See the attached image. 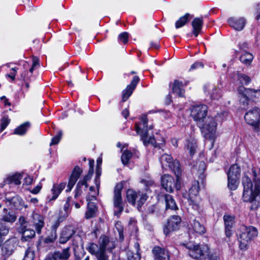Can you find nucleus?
Returning a JSON list of instances; mask_svg holds the SVG:
<instances>
[{
  "label": "nucleus",
  "instance_id": "obj_1",
  "mask_svg": "<svg viewBox=\"0 0 260 260\" xmlns=\"http://www.w3.org/2000/svg\"><path fill=\"white\" fill-rule=\"evenodd\" d=\"M253 173L255 182L254 187L251 179L247 176H244L242 179L243 200L258 206L260 205V179L256 178L255 171H253Z\"/></svg>",
  "mask_w": 260,
  "mask_h": 260
},
{
  "label": "nucleus",
  "instance_id": "obj_2",
  "mask_svg": "<svg viewBox=\"0 0 260 260\" xmlns=\"http://www.w3.org/2000/svg\"><path fill=\"white\" fill-rule=\"evenodd\" d=\"M189 255L199 260H220L219 252L209 251L208 245H186Z\"/></svg>",
  "mask_w": 260,
  "mask_h": 260
},
{
  "label": "nucleus",
  "instance_id": "obj_3",
  "mask_svg": "<svg viewBox=\"0 0 260 260\" xmlns=\"http://www.w3.org/2000/svg\"><path fill=\"white\" fill-rule=\"evenodd\" d=\"M217 122L213 117H208L205 123L200 124L202 133L205 138L212 141L213 143L216 137Z\"/></svg>",
  "mask_w": 260,
  "mask_h": 260
},
{
  "label": "nucleus",
  "instance_id": "obj_4",
  "mask_svg": "<svg viewBox=\"0 0 260 260\" xmlns=\"http://www.w3.org/2000/svg\"><path fill=\"white\" fill-rule=\"evenodd\" d=\"M147 117L146 115L142 116L141 122L139 124L136 125V131L138 134L141 137L144 145L151 143L154 144L155 143L153 136H149L148 125H147Z\"/></svg>",
  "mask_w": 260,
  "mask_h": 260
},
{
  "label": "nucleus",
  "instance_id": "obj_5",
  "mask_svg": "<svg viewBox=\"0 0 260 260\" xmlns=\"http://www.w3.org/2000/svg\"><path fill=\"white\" fill-rule=\"evenodd\" d=\"M257 233V229L255 228L242 225L240 226L237 235L238 239L241 244H245L256 237Z\"/></svg>",
  "mask_w": 260,
  "mask_h": 260
},
{
  "label": "nucleus",
  "instance_id": "obj_6",
  "mask_svg": "<svg viewBox=\"0 0 260 260\" xmlns=\"http://www.w3.org/2000/svg\"><path fill=\"white\" fill-rule=\"evenodd\" d=\"M19 231L22 234V242H29L35 236V231L29 228L28 222L23 216L19 218Z\"/></svg>",
  "mask_w": 260,
  "mask_h": 260
},
{
  "label": "nucleus",
  "instance_id": "obj_7",
  "mask_svg": "<svg viewBox=\"0 0 260 260\" xmlns=\"http://www.w3.org/2000/svg\"><path fill=\"white\" fill-rule=\"evenodd\" d=\"M159 160L162 167H168L177 176L181 174L179 162L177 160H173L171 155L164 154L160 156Z\"/></svg>",
  "mask_w": 260,
  "mask_h": 260
},
{
  "label": "nucleus",
  "instance_id": "obj_8",
  "mask_svg": "<svg viewBox=\"0 0 260 260\" xmlns=\"http://www.w3.org/2000/svg\"><path fill=\"white\" fill-rule=\"evenodd\" d=\"M122 188V184L118 183L115 186L114 190L113 203L115 208L114 211V214L117 217L120 215L123 210L121 197V190Z\"/></svg>",
  "mask_w": 260,
  "mask_h": 260
},
{
  "label": "nucleus",
  "instance_id": "obj_9",
  "mask_svg": "<svg viewBox=\"0 0 260 260\" xmlns=\"http://www.w3.org/2000/svg\"><path fill=\"white\" fill-rule=\"evenodd\" d=\"M176 176L175 179L169 175H164L161 177V185L165 190L169 192H172L174 188L179 190L180 188V182L179 176Z\"/></svg>",
  "mask_w": 260,
  "mask_h": 260
},
{
  "label": "nucleus",
  "instance_id": "obj_10",
  "mask_svg": "<svg viewBox=\"0 0 260 260\" xmlns=\"http://www.w3.org/2000/svg\"><path fill=\"white\" fill-rule=\"evenodd\" d=\"M208 107L205 105H196L191 110V116L198 124H201L207 115Z\"/></svg>",
  "mask_w": 260,
  "mask_h": 260
},
{
  "label": "nucleus",
  "instance_id": "obj_11",
  "mask_svg": "<svg viewBox=\"0 0 260 260\" xmlns=\"http://www.w3.org/2000/svg\"><path fill=\"white\" fill-rule=\"evenodd\" d=\"M147 196L146 193L141 191H136L132 189H128L126 192V198L127 201L135 205L136 200H137L138 206L141 207L142 204L147 200Z\"/></svg>",
  "mask_w": 260,
  "mask_h": 260
},
{
  "label": "nucleus",
  "instance_id": "obj_12",
  "mask_svg": "<svg viewBox=\"0 0 260 260\" xmlns=\"http://www.w3.org/2000/svg\"><path fill=\"white\" fill-rule=\"evenodd\" d=\"M181 221V218L177 215L170 217L164 228V233L167 236L170 233L179 229Z\"/></svg>",
  "mask_w": 260,
  "mask_h": 260
},
{
  "label": "nucleus",
  "instance_id": "obj_13",
  "mask_svg": "<svg viewBox=\"0 0 260 260\" xmlns=\"http://www.w3.org/2000/svg\"><path fill=\"white\" fill-rule=\"evenodd\" d=\"M244 118L248 124L257 126L260 122V109L257 107L253 108L245 114Z\"/></svg>",
  "mask_w": 260,
  "mask_h": 260
},
{
  "label": "nucleus",
  "instance_id": "obj_14",
  "mask_svg": "<svg viewBox=\"0 0 260 260\" xmlns=\"http://www.w3.org/2000/svg\"><path fill=\"white\" fill-rule=\"evenodd\" d=\"M97 193L94 192L91 195H88L86 197V200L88 202L87 204V210L85 213V218L87 219L93 218L96 216L98 212V207L96 205L92 202H89V201L95 199V197Z\"/></svg>",
  "mask_w": 260,
  "mask_h": 260
},
{
  "label": "nucleus",
  "instance_id": "obj_15",
  "mask_svg": "<svg viewBox=\"0 0 260 260\" xmlns=\"http://www.w3.org/2000/svg\"><path fill=\"white\" fill-rule=\"evenodd\" d=\"M248 98L260 101V89L255 90L251 88H245L242 98L240 100L243 103L244 105H248Z\"/></svg>",
  "mask_w": 260,
  "mask_h": 260
},
{
  "label": "nucleus",
  "instance_id": "obj_16",
  "mask_svg": "<svg viewBox=\"0 0 260 260\" xmlns=\"http://www.w3.org/2000/svg\"><path fill=\"white\" fill-rule=\"evenodd\" d=\"M106 245H90L89 250L90 253L96 254L98 260H108V257L105 254Z\"/></svg>",
  "mask_w": 260,
  "mask_h": 260
},
{
  "label": "nucleus",
  "instance_id": "obj_17",
  "mask_svg": "<svg viewBox=\"0 0 260 260\" xmlns=\"http://www.w3.org/2000/svg\"><path fill=\"white\" fill-rule=\"evenodd\" d=\"M139 81L140 78L138 76H135L133 77L131 83L122 91V102H125L129 98Z\"/></svg>",
  "mask_w": 260,
  "mask_h": 260
},
{
  "label": "nucleus",
  "instance_id": "obj_18",
  "mask_svg": "<svg viewBox=\"0 0 260 260\" xmlns=\"http://www.w3.org/2000/svg\"><path fill=\"white\" fill-rule=\"evenodd\" d=\"M204 91L212 100H218L221 96L220 89L217 88L214 85L208 84L205 85Z\"/></svg>",
  "mask_w": 260,
  "mask_h": 260
},
{
  "label": "nucleus",
  "instance_id": "obj_19",
  "mask_svg": "<svg viewBox=\"0 0 260 260\" xmlns=\"http://www.w3.org/2000/svg\"><path fill=\"white\" fill-rule=\"evenodd\" d=\"M223 220L226 236L230 238L233 234L232 229L235 224V217L228 214L224 215Z\"/></svg>",
  "mask_w": 260,
  "mask_h": 260
},
{
  "label": "nucleus",
  "instance_id": "obj_20",
  "mask_svg": "<svg viewBox=\"0 0 260 260\" xmlns=\"http://www.w3.org/2000/svg\"><path fill=\"white\" fill-rule=\"evenodd\" d=\"M82 173V170L78 166L75 167L70 177L67 191L71 190Z\"/></svg>",
  "mask_w": 260,
  "mask_h": 260
},
{
  "label": "nucleus",
  "instance_id": "obj_21",
  "mask_svg": "<svg viewBox=\"0 0 260 260\" xmlns=\"http://www.w3.org/2000/svg\"><path fill=\"white\" fill-rule=\"evenodd\" d=\"M186 84L178 80H175L172 86V92L179 97L184 96L185 90L184 87Z\"/></svg>",
  "mask_w": 260,
  "mask_h": 260
},
{
  "label": "nucleus",
  "instance_id": "obj_22",
  "mask_svg": "<svg viewBox=\"0 0 260 260\" xmlns=\"http://www.w3.org/2000/svg\"><path fill=\"white\" fill-rule=\"evenodd\" d=\"M32 223L38 234H40L41 229L44 226V218L41 215L34 212L32 215Z\"/></svg>",
  "mask_w": 260,
  "mask_h": 260
},
{
  "label": "nucleus",
  "instance_id": "obj_23",
  "mask_svg": "<svg viewBox=\"0 0 260 260\" xmlns=\"http://www.w3.org/2000/svg\"><path fill=\"white\" fill-rule=\"evenodd\" d=\"M75 231L72 226L66 227L62 230L60 237V243L61 244H65L73 237L75 234Z\"/></svg>",
  "mask_w": 260,
  "mask_h": 260
},
{
  "label": "nucleus",
  "instance_id": "obj_24",
  "mask_svg": "<svg viewBox=\"0 0 260 260\" xmlns=\"http://www.w3.org/2000/svg\"><path fill=\"white\" fill-rule=\"evenodd\" d=\"M152 253L155 257L158 260H169L168 252L164 248L159 246H155L152 249Z\"/></svg>",
  "mask_w": 260,
  "mask_h": 260
},
{
  "label": "nucleus",
  "instance_id": "obj_25",
  "mask_svg": "<svg viewBox=\"0 0 260 260\" xmlns=\"http://www.w3.org/2000/svg\"><path fill=\"white\" fill-rule=\"evenodd\" d=\"M134 248L128 247L127 250L128 260H140V254L139 252L140 249L139 245H133Z\"/></svg>",
  "mask_w": 260,
  "mask_h": 260
},
{
  "label": "nucleus",
  "instance_id": "obj_26",
  "mask_svg": "<svg viewBox=\"0 0 260 260\" xmlns=\"http://www.w3.org/2000/svg\"><path fill=\"white\" fill-rule=\"evenodd\" d=\"M230 25L237 30H241L245 25V20L243 18L235 19L231 18L228 20Z\"/></svg>",
  "mask_w": 260,
  "mask_h": 260
},
{
  "label": "nucleus",
  "instance_id": "obj_27",
  "mask_svg": "<svg viewBox=\"0 0 260 260\" xmlns=\"http://www.w3.org/2000/svg\"><path fill=\"white\" fill-rule=\"evenodd\" d=\"M9 203V205L13 209L20 210L23 206V202L22 199L19 196H15L11 199H7Z\"/></svg>",
  "mask_w": 260,
  "mask_h": 260
},
{
  "label": "nucleus",
  "instance_id": "obj_28",
  "mask_svg": "<svg viewBox=\"0 0 260 260\" xmlns=\"http://www.w3.org/2000/svg\"><path fill=\"white\" fill-rule=\"evenodd\" d=\"M197 148V141L192 138L186 140L185 148L189 151L190 156L193 155L196 152Z\"/></svg>",
  "mask_w": 260,
  "mask_h": 260
},
{
  "label": "nucleus",
  "instance_id": "obj_29",
  "mask_svg": "<svg viewBox=\"0 0 260 260\" xmlns=\"http://www.w3.org/2000/svg\"><path fill=\"white\" fill-rule=\"evenodd\" d=\"M203 20L202 18H195L192 21L191 25L193 27L192 32L195 37H197L202 28Z\"/></svg>",
  "mask_w": 260,
  "mask_h": 260
},
{
  "label": "nucleus",
  "instance_id": "obj_30",
  "mask_svg": "<svg viewBox=\"0 0 260 260\" xmlns=\"http://www.w3.org/2000/svg\"><path fill=\"white\" fill-rule=\"evenodd\" d=\"M206 168V165L203 161H199L193 165L192 172L195 174L202 178Z\"/></svg>",
  "mask_w": 260,
  "mask_h": 260
},
{
  "label": "nucleus",
  "instance_id": "obj_31",
  "mask_svg": "<svg viewBox=\"0 0 260 260\" xmlns=\"http://www.w3.org/2000/svg\"><path fill=\"white\" fill-rule=\"evenodd\" d=\"M66 186V183H61L59 184H54L51 189L52 193L53 196L51 199H49L51 200H55L59 194L60 193L61 191Z\"/></svg>",
  "mask_w": 260,
  "mask_h": 260
},
{
  "label": "nucleus",
  "instance_id": "obj_32",
  "mask_svg": "<svg viewBox=\"0 0 260 260\" xmlns=\"http://www.w3.org/2000/svg\"><path fill=\"white\" fill-rule=\"evenodd\" d=\"M54 260H65L67 259L70 256L69 252V248H65L61 252L56 251L52 255Z\"/></svg>",
  "mask_w": 260,
  "mask_h": 260
},
{
  "label": "nucleus",
  "instance_id": "obj_33",
  "mask_svg": "<svg viewBox=\"0 0 260 260\" xmlns=\"http://www.w3.org/2000/svg\"><path fill=\"white\" fill-rule=\"evenodd\" d=\"M200 190L199 183L197 181H194L191 187L189 190L188 196L189 200L192 201V199H194L199 194Z\"/></svg>",
  "mask_w": 260,
  "mask_h": 260
},
{
  "label": "nucleus",
  "instance_id": "obj_34",
  "mask_svg": "<svg viewBox=\"0 0 260 260\" xmlns=\"http://www.w3.org/2000/svg\"><path fill=\"white\" fill-rule=\"evenodd\" d=\"M30 124L29 122H25L17 127L14 131V134L18 135H24L29 128Z\"/></svg>",
  "mask_w": 260,
  "mask_h": 260
},
{
  "label": "nucleus",
  "instance_id": "obj_35",
  "mask_svg": "<svg viewBox=\"0 0 260 260\" xmlns=\"http://www.w3.org/2000/svg\"><path fill=\"white\" fill-rule=\"evenodd\" d=\"M165 200L167 209L175 210L177 208L176 203L171 195L166 194L165 196Z\"/></svg>",
  "mask_w": 260,
  "mask_h": 260
},
{
  "label": "nucleus",
  "instance_id": "obj_36",
  "mask_svg": "<svg viewBox=\"0 0 260 260\" xmlns=\"http://www.w3.org/2000/svg\"><path fill=\"white\" fill-rule=\"evenodd\" d=\"M239 178L237 177L235 178L231 176H228V186L230 189L235 190L237 188L239 184Z\"/></svg>",
  "mask_w": 260,
  "mask_h": 260
},
{
  "label": "nucleus",
  "instance_id": "obj_37",
  "mask_svg": "<svg viewBox=\"0 0 260 260\" xmlns=\"http://www.w3.org/2000/svg\"><path fill=\"white\" fill-rule=\"evenodd\" d=\"M241 169L237 165H232L229 169L228 176H231L233 177L239 178L240 176Z\"/></svg>",
  "mask_w": 260,
  "mask_h": 260
},
{
  "label": "nucleus",
  "instance_id": "obj_38",
  "mask_svg": "<svg viewBox=\"0 0 260 260\" xmlns=\"http://www.w3.org/2000/svg\"><path fill=\"white\" fill-rule=\"evenodd\" d=\"M0 249L3 255L9 256L13 252L14 247L13 245H0Z\"/></svg>",
  "mask_w": 260,
  "mask_h": 260
},
{
  "label": "nucleus",
  "instance_id": "obj_39",
  "mask_svg": "<svg viewBox=\"0 0 260 260\" xmlns=\"http://www.w3.org/2000/svg\"><path fill=\"white\" fill-rule=\"evenodd\" d=\"M190 15L186 13L184 16L181 17L175 23V27L177 29L185 25L189 20Z\"/></svg>",
  "mask_w": 260,
  "mask_h": 260
},
{
  "label": "nucleus",
  "instance_id": "obj_40",
  "mask_svg": "<svg viewBox=\"0 0 260 260\" xmlns=\"http://www.w3.org/2000/svg\"><path fill=\"white\" fill-rule=\"evenodd\" d=\"M193 230L199 234H203L205 232V229L204 226L202 225L198 221L196 220H193L192 224Z\"/></svg>",
  "mask_w": 260,
  "mask_h": 260
},
{
  "label": "nucleus",
  "instance_id": "obj_41",
  "mask_svg": "<svg viewBox=\"0 0 260 260\" xmlns=\"http://www.w3.org/2000/svg\"><path fill=\"white\" fill-rule=\"evenodd\" d=\"M253 56L248 52H245L240 56V61L246 64H249L253 60Z\"/></svg>",
  "mask_w": 260,
  "mask_h": 260
},
{
  "label": "nucleus",
  "instance_id": "obj_42",
  "mask_svg": "<svg viewBox=\"0 0 260 260\" xmlns=\"http://www.w3.org/2000/svg\"><path fill=\"white\" fill-rule=\"evenodd\" d=\"M228 116V113L226 111H222L220 113H218L214 117H213V118H215V121L217 122V124L218 123H220L222 122L223 121L227 119Z\"/></svg>",
  "mask_w": 260,
  "mask_h": 260
},
{
  "label": "nucleus",
  "instance_id": "obj_43",
  "mask_svg": "<svg viewBox=\"0 0 260 260\" xmlns=\"http://www.w3.org/2000/svg\"><path fill=\"white\" fill-rule=\"evenodd\" d=\"M132 156V153L131 151H128V150H124L121 157L122 164L124 165L127 164Z\"/></svg>",
  "mask_w": 260,
  "mask_h": 260
},
{
  "label": "nucleus",
  "instance_id": "obj_44",
  "mask_svg": "<svg viewBox=\"0 0 260 260\" xmlns=\"http://www.w3.org/2000/svg\"><path fill=\"white\" fill-rule=\"evenodd\" d=\"M35 257V251L32 247H29L25 251L23 260H34Z\"/></svg>",
  "mask_w": 260,
  "mask_h": 260
},
{
  "label": "nucleus",
  "instance_id": "obj_45",
  "mask_svg": "<svg viewBox=\"0 0 260 260\" xmlns=\"http://www.w3.org/2000/svg\"><path fill=\"white\" fill-rule=\"evenodd\" d=\"M9 229V227L5 223H0V242L3 241V236H4L8 234Z\"/></svg>",
  "mask_w": 260,
  "mask_h": 260
},
{
  "label": "nucleus",
  "instance_id": "obj_46",
  "mask_svg": "<svg viewBox=\"0 0 260 260\" xmlns=\"http://www.w3.org/2000/svg\"><path fill=\"white\" fill-rule=\"evenodd\" d=\"M238 78L242 84H247L251 81L249 77L241 73L238 74Z\"/></svg>",
  "mask_w": 260,
  "mask_h": 260
},
{
  "label": "nucleus",
  "instance_id": "obj_47",
  "mask_svg": "<svg viewBox=\"0 0 260 260\" xmlns=\"http://www.w3.org/2000/svg\"><path fill=\"white\" fill-rule=\"evenodd\" d=\"M129 229L132 231V233H137L138 231V227L137 226V221L134 218H131L129 219L128 223Z\"/></svg>",
  "mask_w": 260,
  "mask_h": 260
},
{
  "label": "nucleus",
  "instance_id": "obj_48",
  "mask_svg": "<svg viewBox=\"0 0 260 260\" xmlns=\"http://www.w3.org/2000/svg\"><path fill=\"white\" fill-rule=\"evenodd\" d=\"M16 216L10 213L3 215L2 218V220L8 222H13L16 220Z\"/></svg>",
  "mask_w": 260,
  "mask_h": 260
},
{
  "label": "nucleus",
  "instance_id": "obj_49",
  "mask_svg": "<svg viewBox=\"0 0 260 260\" xmlns=\"http://www.w3.org/2000/svg\"><path fill=\"white\" fill-rule=\"evenodd\" d=\"M21 179L22 176L20 174H15L10 177V181L11 183L19 185L21 183Z\"/></svg>",
  "mask_w": 260,
  "mask_h": 260
},
{
  "label": "nucleus",
  "instance_id": "obj_50",
  "mask_svg": "<svg viewBox=\"0 0 260 260\" xmlns=\"http://www.w3.org/2000/svg\"><path fill=\"white\" fill-rule=\"evenodd\" d=\"M115 228L116 230H117L118 234H119V241L120 242H122L123 239H124V236L123 234V227L121 225L120 223L117 222L115 225Z\"/></svg>",
  "mask_w": 260,
  "mask_h": 260
},
{
  "label": "nucleus",
  "instance_id": "obj_51",
  "mask_svg": "<svg viewBox=\"0 0 260 260\" xmlns=\"http://www.w3.org/2000/svg\"><path fill=\"white\" fill-rule=\"evenodd\" d=\"M62 132L61 131L58 132L57 135H56L55 136H54V137H53L52 138L51 142L50 144V145L51 146V145L57 144L59 143V142L60 141V140L62 137Z\"/></svg>",
  "mask_w": 260,
  "mask_h": 260
},
{
  "label": "nucleus",
  "instance_id": "obj_52",
  "mask_svg": "<svg viewBox=\"0 0 260 260\" xmlns=\"http://www.w3.org/2000/svg\"><path fill=\"white\" fill-rule=\"evenodd\" d=\"M67 216V215L64 217H59L58 219L57 220H56L53 224L52 225V227H51V231L52 232H55V233H56V230L57 229V228H58L59 224H60V223L61 222H62L64 219V218H66V217Z\"/></svg>",
  "mask_w": 260,
  "mask_h": 260
},
{
  "label": "nucleus",
  "instance_id": "obj_53",
  "mask_svg": "<svg viewBox=\"0 0 260 260\" xmlns=\"http://www.w3.org/2000/svg\"><path fill=\"white\" fill-rule=\"evenodd\" d=\"M57 238V234L55 232H51L50 235L45 239L46 243H53Z\"/></svg>",
  "mask_w": 260,
  "mask_h": 260
},
{
  "label": "nucleus",
  "instance_id": "obj_54",
  "mask_svg": "<svg viewBox=\"0 0 260 260\" xmlns=\"http://www.w3.org/2000/svg\"><path fill=\"white\" fill-rule=\"evenodd\" d=\"M79 247L78 245H76V247L74 248V253L75 256L76 258V260H80L82 257L84 256V250L82 246H81L80 249L82 250V252L80 253H78L77 250L79 249Z\"/></svg>",
  "mask_w": 260,
  "mask_h": 260
},
{
  "label": "nucleus",
  "instance_id": "obj_55",
  "mask_svg": "<svg viewBox=\"0 0 260 260\" xmlns=\"http://www.w3.org/2000/svg\"><path fill=\"white\" fill-rule=\"evenodd\" d=\"M129 34L127 32H123L119 34L118 36V40L119 41L123 42L124 44L127 43Z\"/></svg>",
  "mask_w": 260,
  "mask_h": 260
},
{
  "label": "nucleus",
  "instance_id": "obj_56",
  "mask_svg": "<svg viewBox=\"0 0 260 260\" xmlns=\"http://www.w3.org/2000/svg\"><path fill=\"white\" fill-rule=\"evenodd\" d=\"M10 119L8 117H3L1 121V131L4 130L10 123Z\"/></svg>",
  "mask_w": 260,
  "mask_h": 260
},
{
  "label": "nucleus",
  "instance_id": "obj_57",
  "mask_svg": "<svg viewBox=\"0 0 260 260\" xmlns=\"http://www.w3.org/2000/svg\"><path fill=\"white\" fill-rule=\"evenodd\" d=\"M83 185H84L85 188H87V186H88L87 182L85 180H84L83 179L82 180H80L77 184V194L81 193L80 190V188Z\"/></svg>",
  "mask_w": 260,
  "mask_h": 260
},
{
  "label": "nucleus",
  "instance_id": "obj_58",
  "mask_svg": "<svg viewBox=\"0 0 260 260\" xmlns=\"http://www.w3.org/2000/svg\"><path fill=\"white\" fill-rule=\"evenodd\" d=\"M11 71L12 72L10 74L8 75V76L9 78H10L12 80H14L15 79V76L17 71V69L15 68H12Z\"/></svg>",
  "mask_w": 260,
  "mask_h": 260
},
{
  "label": "nucleus",
  "instance_id": "obj_59",
  "mask_svg": "<svg viewBox=\"0 0 260 260\" xmlns=\"http://www.w3.org/2000/svg\"><path fill=\"white\" fill-rule=\"evenodd\" d=\"M203 67V64H202V63L199 62H196L191 66V67L189 69V70L191 71V70H194L196 69H197L199 67L202 68Z\"/></svg>",
  "mask_w": 260,
  "mask_h": 260
},
{
  "label": "nucleus",
  "instance_id": "obj_60",
  "mask_svg": "<svg viewBox=\"0 0 260 260\" xmlns=\"http://www.w3.org/2000/svg\"><path fill=\"white\" fill-rule=\"evenodd\" d=\"M32 181H33V179L31 177H30L29 176H27L24 179L23 184L30 185L32 183Z\"/></svg>",
  "mask_w": 260,
  "mask_h": 260
},
{
  "label": "nucleus",
  "instance_id": "obj_61",
  "mask_svg": "<svg viewBox=\"0 0 260 260\" xmlns=\"http://www.w3.org/2000/svg\"><path fill=\"white\" fill-rule=\"evenodd\" d=\"M100 241V244H108L109 242V238L105 235L101 236Z\"/></svg>",
  "mask_w": 260,
  "mask_h": 260
},
{
  "label": "nucleus",
  "instance_id": "obj_62",
  "mask_svg": "<svg viewBox=\"0 0 260 260\" xmlns=\"http://www.w3.org/2000/svg\"><path fill=\"white\" fill-rule=\"evenodd\" d=\"M190 205L192 206V208L194 210H198L199 209V204L194 202L193 199H192V201L190 200Z\"/></svg>",
  "mask_w": 260,
  "mask_h": 260
},
{
  "label": "nucleus",
  "instance_id": "obj_63",
  "mask_svg": "<svg viewBox=\"0 0 260 260\" xmlns=\"http://www.w3.org/2000/svg\"><path fill=\"white\" fill-rule=\"evenodd\" d=\"M41 188V184H39L35 188L31 190V192L34 194H37L40 191Z\"/></svg>",
  "mask_w": 260,
  "mask_h": 260
},
{
  "label": "nucleus",
  "instance_id": "obj_64",
  "mask_svg": "<svg viewBox=\"0 0 260 260\" xmlns=\"http://www.w3.org/2000/svg\"><path fill=\"white\" fill-rule=\"evenodd\" d=\"M256 19L258 20L260 19V4H258L256 6Z\"/></svg>",
  "mask_w": 260,
  "mask_h": 260
}]
</instances>
